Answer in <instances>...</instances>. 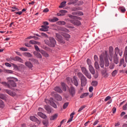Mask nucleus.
I'll use <instances>...</instances> for the list:
<instances>
[{"label":"nucleus","instance_id":"nucleus-1","mask_svg":"<svg viewBox=\"0 0 127 127\" xmlns=\"http://www.w3.org/2000/svg\"><path fill=\"white\" fill-rule=\"evenodd\" d=\"M44 42H45L46 45L49 46L50 47H55L56 44V41L53 37H49V40H45Z\"/></svg>","mask_w":127,"mask_h":127},{"label":"nucleus","instance_id":"nucleus-2","mask_svg":"<svg viewBox=\"0 0 127 127\" xmlns=\"http://www.w3.org/2000/svg\"><path fill=\"white\" fill-rule=\"evenodd\" d=\"M15 78L14 77L8 78V84L9 85V87L11 86L15 87L16 86V84L15 83Z\"/></svg>","mask_w":127,"mask_h":127},{"label":"nucleus","instance_id":"nucleus-3","mask_svg":"<svg viewBox=\"0 0 127 127\" xmlns=\"http://www.w3.org/2000/svg\"><path fill=\"white\" fill-rule=\"evenodd\" d=\"M101 55H102L103 61H105V63H104L105 66H106V67H108V66H109V61H108V58L107 57V52H106V54Z\"/></svg>","mask_w":127,"mask_h":127},{"label":"nucleus","instance_id":"nucleus-4","mask_svg":"<svg viewBox=\"0 0 127 127\" xmlns=\"http://www.w3.org/2000/svg\"><path fill=\"white\" fill-rule=\"evenodd\" d=\"M81 71H82L83 74H85V75H86L87 78H91V74L88 73V72L87 70V69L85 67H81Z\"/></svg>","mask_w":127,"mask_h":127},{"label":"nucleus","instance_id":"nucleus-5","mask_svg":"<svg viewBox=\"0 0 127 127\" xmlns=\"http://www.w3.org/2000/svg\"><path fill=\"white\" fill-rule=\"evenodd\" d=\"M118 50H116L115 54L113 55V62L117 64H119V58L117 57Z\"/></svg>","mask_w":127,"mask_h":127},{"label":"nucleus","instance_id":"nucleus-6","mask_svg":"<svg viewBox=\"0 0 127 127\" xmlns=\"http://www.w3.org/2000/svg\"><path fill=\"white\" fill-rule=\"evenodd\" d=\"M109 54L110 55L111 58H109V60L110 62L113 61V55H114V48L112 47H109Z\"/></svg>","mask_w":127,"mask_h":127},{"label":"nucleus","instance_id":"nucleus-7","mask_svg":"<svg viewBox=\"0 0 127 127\" xmlns=\"http://www.w3.org/2000/svg\"><path fill=\"white\" fill-rule=\"evenodd\" d=\"M56 37L57 41H59L60 42L64 44L65 42L63 41L62 36L58 33H56Z\"/></svg>","mask_w":127,"mask_h":127},{"label":"nucleus","instance_id":"nucleus-8","mask_svg":"<svg viewBox=\"0 0 127 127\" xmlns=\"http://www.w3.org/2000/svg\"><path fill=\"white\" fill-rule=\"evenodd\" d=\"M26 67L29 68V69L32 70L33 64L29 61H26L25 63Z\"/></svg>","mask_w":127,"mask_h":127},{"label":"nucleus","instance_id":"nucleus-9","mask_svg":"<svg viewBox=\"0 0 127 127\" xmlns=\"http://www.w3.org/2000/svg\"><path fill=\"white\" fill-rule=\"evenodd\" d=\"M80 83L81 84V86H85L87 84V78H86V77L80 78Z\"/></svg>","mask_w":127,"mask_h":127},{"label":"nucleus","instance_id":"nucleus-10","mask_svg":"<svg viewBox=\"0 0 127 127\" xmlns=\"http://www.w3.org/2000/svg\"><path fill=\"white\" fill-rule=\"evenodd\" d=\"M3 91L5 92V93L8 94V95L11 96L12 97H14L15 96V93L14 92H12L11 91L8 90V89H4Z\"/></svg>","mask_w":127,"mask_h":127},{"label":"nucleus","instance_id":"nucleus-11","mask_svg":"<svg viewBox=\"0 0 127 127\" xmlns=\"http://www.w3.org/2000/svg\"><path fill=\"white\" fill-rule=\"evenodd\" d=\"M122 65H123V67L125 68L127 67V64L125 63L124 59L122 58L120 60V64L119 66L121 67Z\"/></svg>","mask_w":127,"mask_h":127},{"label":"nucleus","instance_id":"nucleus-12","mask_svg":"<svg viewBox=\"0 0 127 127\" xmlns=\"http://www.w3.org/2000/svg\"><path fill=\"white\" fill-rule=\"evenodd\" d=\"M99 63L100 64L99 65L100 66V67L104 68L105 64H104V60L103 58L102 57V55L100 56V62Z\"/></svg>","mask_w":127,"mask_h":127},{"label":"nucleus","instance_id":"nucleus-13","mask_svg":"<svg viewBox=\"0 0 127 127\" xmlns=\"http://www.w3.org/2000/svg\"><path fill=\"white\" fill-rule=\"evenodd\" d=\"M117 50H118L117 56H118V54H119V55H120V57H122V55L123 54V51H120V49H119L118 47H116L115 48V49H114V54H115V52Z\"/></svg>","mask_w":127,"mask_h":127},{"label":"nucleus","instance_id":"nucleus-14","mask_svg":"<svg viewBox=\"0 0 127 127\" xmlns=\"http://www.w3.org/2000/svg\"><path fill=\"white\" fill-rule=\"evenodd\" d=\"M49 28V27L48 26L43 25V26H42V28L40 29V30L41 31L45 32V31H48Z\"/></svg>","mask_w":127,"mask_h":127},{"label":"nucleus","instance_id":"nucleus-15","mask_svg":"<svg viewBox=\"0 0 127 127\" xmlns=\"http://www.w3.org/2000/svg\"><path fill=\"white\" fill-rule=\"evenodd\" d=\"M72 83H73V85H75V86H78V80H77V77L76 76L72 77Z\"/></svg>","mask_w":127,"mask_h":127},{"label":"nucleus","instance_id":"nucleus-16","mask_svg":"<svg viewBox=\"0 0 127 127\" xmlns=\"http://www.w3.org/2000/svg\"><path fill=\"white\" fill-rule=\"evenodd\" d=\"M71 23H72V24L74 25H76L77 26H79L81 24L80 21H78V20H73V21L71 20Z\"/></svg>","mask_w":127,"mask_h":127},{"label":"nucleus","instance_id":"nucleus-17","mask_svg":"<svg viewBox=\"0 0 127 127\" xmlns=\"http://www.w3.org/2000/svg\"><path fill=\"white\" fill-rule=\"evenodd\" d=\"M89 71L91 74L94 75L95 73V71L94 70V67L92 65L89 66Z\"/></svg>","mask_w":127,"mask_h":127},{"label":"nucleus","instance_id":"nucleus-18","mask_svg":"<svg viewBox=\"0 0 127 127\" xmlns=\"http://www.w3.org/2000/svg\"><path fill=\"white\" fill-rule=\"evenodd\" d=\"M34 55L39 59H42V55L38 52H34Z\"/></svg>","mask_w":127,"mask_h":127},{"label":"nucleus","instance_id":"nucleus-19","mask_svg":"<svg viewBox=\"0 0 127 127\" xmlns=\"http://www.w3.org/2000/svg\"><path fill=\"white\" fill-rule=\"evenodd\" d=\"M40 53H41V54H43V56L45 57V58H48L49 57V54L48 53H47L46 52H45L44 51H43V50H41V51H40V52H39Z\"/></svg>","mask_w":127,"mask_h":127},{"label":"nucleus","instance_id":"nucleus-20","mask_svg":"<svg viewBox=\"0 0 127 127\" xmlns=\"http://www.w3.org/2000/svg\"><path fill=\"white\" fill-rule=\"evenodd\" d=\"M29 44L32 45H40L41 44L40 43L38 42H36V41H34L33 40L29 41Z\"/></svg>","mask_w":127,"mask_h":127},{"label":"nucleus","instance_id":"nucleus-21","mask_svg":"<svg viewBox=\"0 0 127 127\" xmlns=\"http://www.w3.org/2000/svg\"><path fill=\"white\" fill-rule=\"evenodd\" d=\"M56 24L60 26H64L66 24V22L64 21H59L56 23Z\"/></svg>","mask_w":127,"mask_h":127},{"label":"nucleus","instance_id":"nucleus-22","mask_svg":"<svg viewBox=\"0 0 127 127\" xmlns=\"http://www.w3.org/2000/svg\"><path fill=\"white\" fill-rule=\"evenodd\" d=\"M37 115H38L39 117L43 118V119H46L47 116L46 115L43 114L41 112H38L37 113Z\"/></svg>","mask_w":127,"mask_h":127},{"label":"nucleus","instance_id":"nucleus-23","mask_svg":"<svg viewBox=\"0 0 127 127\" xmlns=\"http://www.w3.org/2000/svg\"><path fill=\"white\" fill-rule=\"evenodd\" d=\"M73 115H74V113L73 112H72V113H71V114H70V118L67 121V124L72 122V121H73Z\"/></svg>","mask_w":127,"mask_h":127},{"label":"nucleus","instance_id":"nucleus-24","mask_svg":"<svg viewBox=\"0 0 127 127\" xmlns=\"http://www.w3.org/2000/svg\"><path fill=\"white\" fill-rule=\"evenodd\" d=\"M74 88H73V87H71V88H70L69 89V93L70 94L72 95V96H73V95H74Z\"/></svg>","mask_w":127,"mask_h":127},{"label":"nucleus","instance_id":"nucleus-25","mask_svg":"<svg viewBox=\"0 0 127 127\" xmlns=\"http://www.w3.org/2000/svg\"><path fill=\"white\" fill-rule=\"evenodd\" d=\"M55 91H56V92L59 93H63V90L60 88V87H55Z\"/></svg>","mask_w":127,"mask_h":127},{"label":"nucleus","instance_id":"nucleus-26","mask_svg":"<svg viewBox=\"0 0 127 127\" xmlns=\"http://www.w3.org/2000/svg\"><path fill=\"white\" fill-rule=\"evenodd\" d=\"M63 36L66 39V41H68L70 38V35L68 34H63Z\"/></svg>","mask_w":127,"mask_h":127},{"label":"nucleus","instance_id":"nucleus-27","mask_svg":"<svg viewBox=\"0 0 127 127\" xmlns=\"http://www.w3.org/2000/svg\"><path fill=\"white\" fill-rule=\"evenodd\" d=\"M44 108L45 109L46 111L48 112V114H50V113H51V110L50 109V108H49V106L45 105L44 106Z\"/></svg>","mask_w":127,"mask_h":127},{"label":"nucleus","instance_id":"nucleus-28","mask_svg":"<svg viewBox=\"0 0 127 127\" xmlns=\"http://www.w3.org/2000/svg\"><path fill=\"white\" fill-rule=\"evenodd\" d=\"M100 65H99L98 62H96L94 63V67L95 68V69H96L97 70L100 69Z\"/></svg>","mask_w":127,"mask_h":127},{"label":"nucleus","instance_id":"nucleus-29","mask_svg":"<svg viewBox=\"0 0 127 127\" xmlns=\"http://www.w3.org/2000/svg\"><path fill=\"white\" fill-rule=\"evenodd\" d=\"M60 31H64L65 32H68V30L66 29V28L61 27L59 28Z\"/></svg>","mask_w":127,"mask_h":127},{"label":"nucleus","instance_id":"nucleus-30","mask_svg":"<svg viewBox=\"0 0 127 127\" xmlns=\"http://www.w3.org/2000/svg\"><path fill=\"white\" fill-rule=\"evenodd\" d=\"M70 2L67 3L68 5L73 4L74 3H76L77 1H78V0H69Z\"/></svg>","mask_w":127,"mask_h":127},{"label":"nucleus","instance_id":"nucleus-31","mask_svg":"<svg viewBox=\"0 0 127 127\" xmlns=\"http://www.w3.org/2000/svg\"><path fill=\"white\" fill-rule=\"evenodd\" d=\"M66 1H63L61 3V5H60L59 7L60 8H63L64 6H65L66 5Z\"/></svg>","mask_w":127,"mask_h":127},{"label":"nucleus","instance_id":"nucleus-32","mask_svg":"<svg viewBox=\"0 0 127 127\" xmlns=\"http://www.w3.org/2000/svg\"><path fill=\"white\" fill-rule=\"evenodd\" d=\"M0 83H1V84L4 85L5 86H6L7 87H8V89L11 88V87H10V86H9V84L8 83H6L5 82H0Z\"/></svg>","mask_w":127,"mask_h":127},{"label":"nucleus","instance_id":"nucleus-33","mask_svg":"<svg viewBox=\"0 0 127 127\" xmlns=\"http://www.w3.org/2000/svg\"><path fill=\"white\" fill-rule=\"evenodd\" d=\"M24 55L28 58H32V55L30 53H24Z\"/></svg>","mask_w":127,"mask_h":127},{"label":"nucleus","instance_id":"nucleus-34","mask_svg":"<svg viewBox=\"0 0 127 127\" xmlns=\"http://www.w3.org/2000/svg\"><path fill=\"white\" fill-rule=\"evenodd\" d=\"M58 116V115L57 114H55V115H53V116H51L50 117V120L53 121V120H56V119L57 118Z\"/></svg>","mask_w":127,"mask_h":127},{"label":"nucleus","instance_id":"nucleus-35","mask_svg":"<svg viewBox=\"0 0 127 127\" xmlns=\"http://www.w3.org/2000/svg\"><path fill=\"white\" fill-rule=\"evenodd\" d=\"M56 99L57 100V101H61L62 100H63V98H62V96H61L60 95H57L56 96Z\"/></svg>","mask_w":127,"mask_h":127},{"label":"nucleus","instance_id":"nucleus-36","mask_svg":"<svg viewBox=\"0 0 127 127\" xmlns=\"http://www.w3.org/2000/svg\"><path fill=\"white\" fill-rule=\"evenodd\" d=\"M14 58L17 61V62H19L21 63H23V61H22V59L20 58L19 57H15Z\"/></svg>","mask_w":127,"mask_h":127},{"label":"nucleus","instance_id":"nucleus-37","mask_svg":"<svg viewBox=\"0 0 127 127\" xmlns=\"http://www.w3.org/2000/svg\"><path fill=\"white\" fill-rule=\"evenodd\" d=\"M61 85H62V87H63V91H66V84L65 83L62 82Z\"/></svg>","mask_w":127,"mask_h":127},{"label":"nucleus","instance_id":"nucleus-38","mask_svg":"<svg viewBox=\"0 0 127 127\" xmlns=\"http://www.w3.org/2000/svg\"><path fill=\"white\" fill-rule=\"evenodd\" d=\"M43 125L47 127V126H48V125L49 124V121H48V120L45 119L43 120Z\"/></svg>","mask_w":127,"mask_h":127},{"label":"nucleus","instance_id":"nucleus-39","mask_svg":"<svg viewBox=\"0 0 127 127\" xmlns=\"http://www.w3.org/2000/svg\"><path fill=\"white\" fill-rule=\"evenodd\" d=\"M87 95H88V93H83L82 94H81V95H80V98L82 99L83 98L87 97Z\"/></svg>","mask_w":127,"mask_h":127},{"label":"nucleus","instance_id":"nucleus-40","mask_svg":"<svg viewBox=\"0 0 127 127\" xmlns=\"http://www.w3.org/2000/svg\"><path fill=\"white\" fill-rule=\"evenodd\" d=\"M77 75L79 78H83V77L86 78L85 76H84L83 74L80 72L78 73Z\"/></svg>","mask_w":127,"mask_h":127},{"label":"nucleus","instance_id":"nucleus-41","mask_svg":"<svg viewBox=\"0 0 127 127\" xmlns=\"http://www.w3.org/2000/svg\"><path fill=\"white\" fill-rule=\"evenodd\" d=\"M29 119L32 121V122H35L37 119L35 117L31 116L29 117Z\"/></svg>","mask_w":127,"mask_h":127},{"label":"nucleus","instance_id":"nucleus-42","mask_svg":"<svg viewBox=\"0 0 127 127\" xmlns=\"http://www.w3.org/2000/svg\"><path fill=\"white\" fill-rule=\"evenodd\" d=\"M91 84L93 87H96L97 85H98V82L96 81H93L92 82Z\"/></svg>","mask_w":127,"mask_h":127},{"label":"nucleus","instance_id":"nucleus-43","mask_svg":"<svg viewBox=\"0 0 127 127\" xmlns=\"http://www.w3.org/2000/svg\"><path fill=\"white\" fill-rule=\"evenodd\" d=\"M120 10L122 13H124L126 11V8L124 7H120Z\"/></svg>","mask_w":127,"mask_h":127},{"label":"nucleus","instance_id":"nucleus-44","mask_svg":"<svg viewBox=\"0 0 127 127\" xmlns=\"http://www.w3.org/2000/svg\"><path fill=\"white\" fill-rule=\"evenodd\" d=\"M4 72L8 74H12L13 71L11 70L5 69Z\"/></svg>","mask_w":127,"mask_h":127},{"label":"nucleus","instance_id":"nucleus-45","mask_svg":"<svg viewBox=\"0 0 127 127\" xmlns=\"http://www.w3.org/2000/svg\"><path fill=\"white\" fill-rule=\"evenodd\" d=\"M50 104V105H51V106L54 107V108H55V109H57V106L54 102L50 103V104Z\"/></svg>","mask_w":127,"mask_h":127},{"label":"nucleus","instance_id":"nucleus-46","mask_svg":"<svg viewBox=\"0 0 127 127\" xmlns=\"http://www.w3.org/2000/svg\"><path fill=\"white\" fill-rule=\"evenodd\" d=\"M117 73H118V71L117 70H115L112 73V75H113V76L114 77L117 74Z\"/></svg>","mask_w":127,"mask_h":127},{"label":"nucleus","instance_id":"nucleus-47","mask_svg":"<svg viewBox=\"0 0 127 127\" xmlns=\"http://www.w3.org/2000/svg\"><path fill=\"white\" fill-rule=\"evenodd\" d=\"M83 4V1L82 0H80L78 1V2H77V5H79V6H81Z\"/></svg>","mask_w":127,"mask_h":127},{"label":"nucleus","instance_id":"nucleus-48","mask_svg":"<svg viewBox=\"0 0 127 127\" xmlns=\"http://www.w3.org/2000/svg\"><path fill=\"white\" fill-rule=\"evenodd\" d=\"M68 106V103H65L63 105V109H66V108Z\"/></svg>","mask_w":127,"mask_h":127},{"label":"nucleus","instance_id":"nucleus-49","mask_svg":"<svg viewBox=\"0 0 127 127\" xmlns=\"http://www.w3.org/2000/svg\"><path fill=\"white\" fill-rule=\"evenodd\" d=\"M67 12V11L66 10H60V13H61V14H66V13Z\"/></svg>","mask_w":127,"mask_h":127},{"label":"nucleus","instance_id":"nucleus-50","mask_svg":"<svg viewBox=\"0 0 127 127\" xmlns=\"http://www.w3.org/2000/svg\"><path fill=\"white\" fill-rule=\"evenodd\" d=\"M86 108V106H83L82 107H80V108L79 109V110H78V112H80L82 111L84 109Z\"/></svg>","mask_w":127,"mask_h":127},{"label":"nucleus","instance_id":"nucleus-51","mask_svg":"<svg viewBox=\"0 0 127 127\" xmlns=\"http://www.w3.org/2000/svg\"><path fill=\"white\" fill-rule=\"evenodd\" d=\"M12 66L14 67V69L17 70L18 69V66L17 65H15L14 64H11Z\"/></svg>","mask_w":127,"mask_h":127},{"label":"nucleus","instance_id":"nucleus-52","mask_svg":"<svg viewBox=\"0 0 127 127\" xmlns=\"http://www.w3.org/2000/svg\"><path fill=\"white\" fill-rule=\"evenodd\" d=\"M35 49L37 52H40V51H41V50L39 49V48L37 45H35Z\"/></svg>","mask_w":127,"mask_h":127},{"label":"nucleus","instance_id":"nucleus-53","mask_svg":"<svg viewBox=\"0 0 127 127\" xmlns=\"http://www.w3.org/2000/svg\"><path fill=\"white\" fill-rule=\"evenodd\" d=\"M86 63L87 64V65L92 66L91 65V60H90V59H87V60H86Z\"/></svg>","mask_w":127,"mask_h":127},{"label":"nucleus","instance_id":"nucleus-54","mask_svg":"<svg viewBox=\"0 0 127 127\" xmlns=\"http://www.w3.org/2000/svg\"><path fill=\"white\" fill-rule=\"evenodd\" d=\"M0 99L4 100V99H5V96H4V95H3L2 94H0Z\"/></svg>","mask_w":127,"mask_h":127},{"label":"nucleus","instance_id":"nucleus-55","mask_svg":"<svg viewBox=\"0 0 127 127\" xmlns=\"http://www.w3.org/2000/svg\"><path fill=\"white\" fill-rule=\"evenodd\" d=\"M20 50L22 51H28V49L26 48H20Z\"/></svg>","mask_w":127,"mask_h":127},{"label":"nucleus","instance_id":"nucleus-56","mask_svg":"<svg viewBox=\"0 0 127 127\" xmlns=\"http://www.w3.org/2000/svg\"><path fill=\"white\" fill-rule=\"evenodd\" d=\"M12 8L13 9H12V12H14L16 10H19L18 8L15 7V6L12 7Z\"/></svg>","mask_w":127,"mask_h":127},{"label":"nucleus","instance_id":"nucleus-57","mask_svg":"<svg viewBox=\"0 0 127 127\" xmlns=\"http://www.w3.org/2000/svg\"><path fill=\"white\" fill-rule=\"evenodd\" d=\"M111 99V96H107L106 98H105V102H107V101H109Z\"/></svg>","mask_w":127,"mask_h":127},{"label":"nucleus","instance_id":"nucleus-58","mask_svg":"<svg viewBox=\"0 0 127 127\" xmlns=\"http://www.w3.org/2000/svg\"><path fill=\"white\" fill-rule=\"evenodd\" d=\"M4 103L2 101L0 100V108L3 107Z\"/></svg>","mask_w":127,"mask_h":127},{"label":"nucleus","instance_id":"nucleus-59","mask_svg":"<svg viewBox=\"0 0 127 127\" xmlns=\"http://www.w3.org/2000/svg\"><path fill=\"white\" fill-rule=\"evenodd\" d=\"M77 15H78L79 16H82L83 15V13L80 11H78L76 12Z\"/></svg>","mask_w":127,"mask_h":127},{"label":"nucleus","instance_id":"nucleus-60","mask_svg":"<svg viewBox=\"0 0 127 127\" xmlns=\"http://www.w3.org/2000/svg\"><path fill=\"white\" fill-rule=\"evenodd\" d=\"M41 35H42V36H43V37H46V38H48V35L44 33H41Z\"/></svg>","mask_w":127,"mask_h":127},{"label":"nucleus","instance_id":"nucleus-61","mask_svg":"<svg viewBox=\"0 0 127 127\" xmlns=\"http://www.w3.org/2000/svg\"><path fill=\"white\" fill-rule=\"evenodd\" d=\"M93 58L94 59V61H95V62L98 63V57L96 55H94Z\"/></svg>","mask_w":127,"mask_h":127},{"label":"nucleus","instance_id":"nucleus-62","mask_svg":"<svg viewBox=\"0 0 127 127\" xmlns=\"http://www.w3.org/2000/svg\"><path fill=\"white\" fill-rule=\"evenodd\" d=\"M123 110H127V103L123 106Z\"/></svg>","mask_w":127,"mask_h":127},{"label":"nucleus","instance_id":"nucleus-63","mask_svg":"<svg viewBox=\"0 0 127 127\" xmlns=\"http://www.w3.org/2000/svg\"><path fill=\"white\" fill-rule=\"evenodd\" d=\"M45 102L47 104H50L51 103H53V102H50L49 100L48 99H45Z\"/></svg>","mask_w":127,"mask_h":127},{"label":"nucleus","instance_id":"nucleus-64","mask_svg":"<svg viewBox=\"0 0 127 127\" xmlns=\"http://www.w3.org/2000/svg\"><path fill=\"white\" fill-rule=\"evenodd\" d=\"M124 56L127 57V50H125L124 52Z\"/></svg>","mask_w":127,"mask_h":127}]
</instances>
